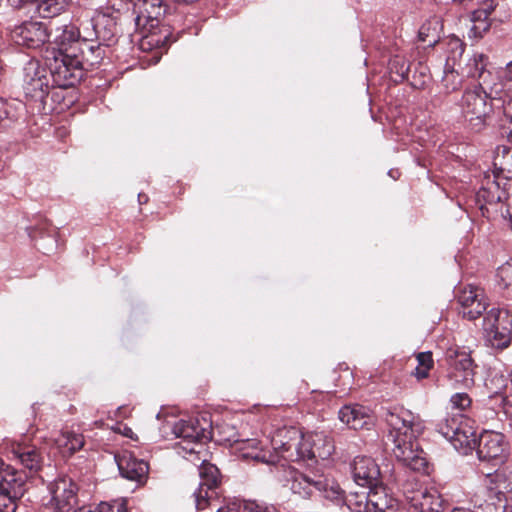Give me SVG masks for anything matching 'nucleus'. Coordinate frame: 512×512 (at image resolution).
Segmentation results:
<instances>
[{
    "instance_id": "393cba45",
    "label": "nucleus",
    "mask_w": 512,
    "mask_h": 512,
    "mask_svg": "<svg viewBox=\"0 0 512 512\" xmlns=\"http://www.w3.org/2000/svg\"><path fill=\"white\" fill-rule=\"evenodd\" d=\"M369 506L371 512H389L397 507V500L388 494L383 482L369 487Z\"/></svg>"
},
{
    "instance_id": "a18cd8bd",
    "label": "nucleus",
    "mask_w": 512,
    "mask_h": 512,
    "mask_svg": "<svg viewBox=\"0 0 512 512\" xmlns=\"http://www.w3.org/2000/svg\"><path fill=\"white\" fill-rule=\"evenodd\" d=\"M494 398L499 399V406L502 408L504 414L512 420V393L506 395L500 391H495Z\"/></svg>"
},
{
    "instance_id": "2f4dec72",
    "label": "nucleus",
    "mask_w": 512,
    "mask_h": 512,
    "mask_svg": "<svg viewBox=\"0 0 512 512\" xmlns=\"http://www.w3.org/2000/svg\"><path fill=\"white\" fill-rule=\"evenodd\" d=\"M388 68L390 71L391 79L395 83H400L409 79L410 65L407 59L401 55H395L390 58Z\"/></svg>"
},
{
    "instance_id": "6e6d98bb",
    "label": "nucleus",
    "mask_w": 512,
    "mask_h": 512,
    "mask_svg": "<svg viewBox=\"0 0 512 512\" xmlns=\"http://www.w3.org/2000/svg\"><path fill=\"white\" fill-rule=\"evenodd\" d=\"M75 512H95L91 507H81L78 510L75 509Z\"/></svg>"
},
{
    "instance_id": "a211bd4d",
    "label": "nucleus",
    "mask_w": 512,
    "mask_h": 512,
    "mask_svg": "<svg viewBox=\"0 0 512 512\" xmlns=\"http://www.w3.org/2000/svg\"><path fill=\"white\" fill-rule=\"evenodd\" d=\"M457 303L460 305L459 313L468 320L478 319L487 309L484 291L473 285L460 287L456 294Z\"/></svg>"
},
{
    "instance_id": "9d476101",
    "label": "nucleus",
    "mask_w": 512,
    "mask_h": 512,
    "mask_svg": "<svg viewBox=\"0 0 512 512\" xmlns=\"http://www.w3.org/2000/svg\"><path fill=\"white\" fill-rule=\"evenodd\" d=\"M26 476L0 459V512H15L25 493Z\"/></svg>"
},
{
    "instance_id": "c9c22d12",
    "label": "nucleus",
    "mask_w": 512,
    "mask_h": 512,
    "mask_svg": "<svg viewBox=\"0 0 512 512\" xmlns=\"http://www.w3.org/2000/svg\"><path fill=\"white\" fill-rule=\"evenodd\" d=\"M407 80L410 82V85L413 88L424 89L430 81L428 67L421 62L417 63L414 67L412 75H409V79Z\"/></svg>"
},
{
    "instance_id": "cd10ccee",
    "label": "nucleus",
    "mask_w": 512,
    "mask_h": 512,
    "mask_svg": "<svg viewBox=\"0 0 512 512\" xmlns=\"http://www.w3.org/2000/svg\"><path fill=\"white\" fill-rule=\"evenodd\" d=\"M54 444L63 455H71L83 446L84 441L82 435L65 431L54 439Z\"/></svg>"
},
{
    "instance_id": "f704fd0d",
    "label": "nucleus",
    "mask_w": 512,
    "mask_h": 512,
    "mask_svg": "<svg viewBox=\"0 0 512 512\" xmlns=\"http://www.w3.org/2000/svg\"><path fill=\"white\" fill-rule=\"evenodd\" d=\"M66 6V0H42L37 5V11L43 18H51L60 14Z\"/></svg>"
},
{
    "instance_id": "a19ab883",
    "label": "nucleus",
    "mask_w": 512,
    "mask_h": 512,
    "mask_svg": "<svg viewBox=\"0 0 512 512\" xmlns=\"http://www.w3.org/2000/svg\"><path fill=\"white\" fill-rule=\"evenodd\" d=\"M443 86L445 87L447 92H453L460 88L461 86V78L457 72L454 70L445 71V74L442 79Z\"/></svg>"
},
{
    "instance_id": "f03ea898",
    "label": "nucleus",
    "mask_w": 512,
    "mask_h": 512,
    "mask_svg": "<svg viewBox=\"0 0 512 512\" xmlns=\"http://www.w3.org/2000/svg\"><path fill=\"white\" fill-rule=\"evenodd\" d=\"M288 481L291 492L299 498H324L336 504L346 503L351 512H371L369 492H351L346 496L341 487L317 467L303 472L290 470Z\"/></svg>"
},
{
    "instance_id": "e433bc0d",
    "label": "nucleus",
    "mask_w": 512,
    "mask_h": 512,
    "mask_svg": "<svg viewBox=\"0 0 512 512\" xmlns=\"http://www.w3.org/2000/svg\"><path fill=\"white\" fill-rule=\"evenodd\" d=\"M467 420L468 419H466L462 414L446 416L438 422V431L445 437L446 430H444V428L457 431V429Z\"/></svg>"
},
{
    "instance_id": "1a4fd4ad",
    "label": "nucleus",
    "mask_w": 512,
    "mask_h": 512,
    "mask_svg": "<svg viewBox=\"0 0 512 512\" xmlns=\"http://www.w3.org/2000/svg\"><path fill=\"white\" fill-rule=\"evenodd\" d=\"M448 365L447 378L454 387L458 385L471 388L475 384L477 364L471 357V351L464 347L452 346L445 352Z\"/></svg>"
},
{
    "instance_id": "a878e982",
    "label": "nucleus",
    "mask_w": 512,
    "mask_h": 512,
    "mask_svg": "<svg viewBox=\"0 0 512 512\" xmlns=\"http://www.w3.org/2000/svg\"><path fill=\"white\" fill-rule=\"evenodd\" d=\"M79 32L72 25H62L55 29L53 43L58 46L57 50L66 53H75L78 49Z\"/></svg>"
},
{
    "instance_id": "13d9d810",
    "label": "nucleus",
    "mask_w": 512,
    "mask_h": 512,
    "mask_svg": "<svg viewBox=\"0 0 512 512\" xmlns=\"http://www.w3.org/2000/svg\"><path fill=\"white\" fill-rule=\"evenodd\" d=\"M254 458L257 459V460L265 461L264 457H260L258 454Z\"/></svg>"
},
{
    "instance_id": "c756f323",
    "label": "nucleus",
    "mask_w": 512,
    "mask_h": 512,
    "mask_svg": "<svg viewBox=\"0 0 512 512\" xmlns=\"http://www.w3.org/2000/svg\"><path fill=\"white\" fill-rule=\"evenodd\" d=\"M495 100L496 102H494V104L496 110L501 112L503 115L501 121L504 134L507 140L512 144V95L509 93L506 100L499 97H496Z\"/></svg>"
},
{
    "instance_id": "7c9ffc66",
    "label": "nucleus",
    "mask_w": 512,
    "mask_h": 512,
    "mask_svg": "<svg viewBox=\"0 0 512 512\" xmlns=\"http://www.w3.org/2000/svg\"><path fill=\"white\" fill-rule=\"evenodd\" d=\"M487 64L488 57L485 54H475L467 65L468 76L477 78L481 80V82H484V80L491 81L490 78L492 77V74L487 71Z\"/></svg>"
},
{
    "instance_id": "ddd939ff",
    "label": "nucleus",
    "mask_w": 512,
    "mask_h": 512,
    "mask_svg": "<svg viewBox=\"0 0 512 512\" xmlns=\"http://www.w3.org/2000/svg\"><path fill=\"white\" fill-rule=\"evenodd\" d=\"M51 32L46 23L35 20L23 21L10 28V38L18 46L38 49L49 41Z\"/></svg>"
},
{
    "instance_id": "6ab92c4d",
    "label": "nucleus",
    "mask_w": 512,
    "mask_h": 512,
    "mask_svg": "<svg viewBox=\"0 0 512 512\" xmlns=\"http://www.w3.org/2000/svg\"><path fill=\"white\" fill-rule=\"evenodd\" d=\"M477 455L480 461H499L507 455V443L502 433L484 431L477 439Z\"/></svg>"
},
{
    "instance_id": "423d86ee",
    "label": "nucleus",
    "mask_w": 512,
    "mask_h": 512,
    "mask_svg": "<svg viewBox=\"0 0 512 512\" xmlns=\"http://www.w3.org/2000/svg\"><path fill=\"white\" fill-rule=\"evenodd\" d=\"M46 64L53 84L60 88L74 86L82 77V59L76 53L47 50Z\"/></svg>"
},
{
    "instance_id": "de8ad7c7",
    "label": "nucleus",
    "mask_w": 512,
    "mask_h": 512,
    "mask_svg": "<svg viewBox=\"0 0 512 512\" xmlns=\"http://www.w3.org/2000/svg\"><path fill=\"white\" fill-rule=\"evenodd\" d=\"M497 4L498 3L496 0H484L478 9H480L485 14H487V16L490 17L491 13L495 10Z\"/></svg>"
},
{
    "instance_id": "39448f33",
    "label": "nucleus",
    "mask_w": 512,
    "mask_h": 512,
    "mask_svg": "<svg viewBox=\"0 0 512 512\" xmlns=\"http://www.w3.org/2000/svg\"><path fill=\"white\" fill-rule=\"evenodd\" d=\"M505 84L484 80L473 88L466 89L461 100L462 113L469 121L483 122L492 110H496L495 98L505 99L509 96Z\"/></svg>"
},
{
    "instance_id": "0eeeda50",
    "label": "nucleus",
    "mask_w": 512,
    "mask_h": 512,
    "mask_svg": "<svg viewBox=\"0 0 512 512\" xmlns=\"http://www.w3.org/2000/svg\"><path fill=\"white\" fill-rule=\"evenodd\" d=\"M173 433L181 438L182 448L190 454H199L196 447L212 439V422L208 414L180 419L173 427Z\"/></svg>"
},
{
    "instance_id": "c85d7f7f",
    "label": "nucleus",
    "mask_w": 512,
    "mask_h": 512,
    "mask_svg": "<svg viewBox=\"0 0 512 512\" xmlns=\"http://www.w3.org/2000/svg\"><path fill=\"white\" fill-rule=\"evenodd\" d=\"M12 453L26 468L30 470H37L39 468L41 459L34 447L18 444L13 447Z\"/></svg>"
},
{
    "instance_id": "4468645a",
    "label": "nucleus",
    "mask_w": 512,
    "mask_h": 512,
    "mask_svg": "<svg viewBox=\"0 0 512 512\" xmlns=\"http://www.w3.org/2000/svg\"><path fill=\"white\" fill-rule=\"evenodd\" d=\"M200 483L194 492L195 506L197 510H204L211 505V500L217 496L216 489L221 484V474L217 466L202 461L199 467Z\"/></svg>"
},
{
    "instance_id": "dca6fc26",
    "label": "nucleus",
    "mask_w": 512,
    "mask_h": 512,
    "mask_svg": "<svg viewBox=\"0 0 512 512\" xmlns=\"http://www.w3.org/2000/svg\"><path fill=\"white\" fill-rule=\"evenodd\" d=\"M50 86V75L38 60H29L23 68V89L27 96L43 100Z\"/></svg>"
},
{
    "instance_id": "f257e3e1",
    "label": "nucleus",
    "mask_w": 512,
    "mask_h": 512,
    "mask_svg": "<svg viewBox=\"0 0 512 512\" xmlns=\"http://www.w3.org/2000/svg\"><path fill=\"white\" fill-rule=\"evenodd\" d=\"M384 420L389 426L388 440L392 441V451L403 465L412 471L428 474L429 462L417 441L424 429L419 416L403 407L387 409Z\"/></svg>"
},
{
    "instance_id": "603ef678",
    "label": "nucleus",
    "mask_w": 512,
    "mask_h": 512,
    "mask_svg": "<svg viewBox=\"0 0 512 512\" xmlns=\"http://www.w3.org/2000/svg\"><path fill=\"white\" fill-rule=\"evenodd\" d=\"M9 117L8 105L0 98V123Z\"/></svg>"
},
{
    "instance_id": "09e8293b",
    "label": "nucleus",
    "mask_w": 512,
    "mask_h": 512,
    "mask_svg": "<svg viewBox=\"0 0 512 512\" xmlns=\"http://www.w3.org/2000/svg\"><path fill=\"white\" fill-rule=\"evenodd\" d=\"M429 28H427L425 25H423L419 30V40L422 42H427V46H434L438 42V37L434 36L431 40L427 41L428 34L426 31H428Z\"/></svg>"
},
{
    "instance_id": "4be33fe9",
    "label": "nucleus",
    "mask_w": 512,
    "mask_h": 512,
    "mask_svg": "<svg viewBox=\"0 0 512 512\" xmlns=\"http://www.w3.org/2000/svg\"><path fill=\"white\" fill-rule=\"evenodd\" d=\"M119 17V10H98V49L101 45L110 47L117 42Z\"/></svg>"
},
{
    "instance_id": "49530a36",
    "label": "nucleus",
    "mask_w": 512,
    "mask_h": 512,
    "mask_svg": "<svg viewBox=\"0 0 512 512\" xmlns=\"http://www.w3.org/2000/svg\"><path fill=\"white\" fill-rule=\"evenodd\" d=\"M504 200L505 202L502 203L498 209V215H500L504 220H507L512 228V195L507 193Z\"/></svg>"
},
{
    "instance_id": "3c124183",
    "label": "nucleus",
    "mask_w": 512,
    "mask_h": 512,
    "mask_svg": "<svg viewBox=\"0 0 512 512\" xmlns=\"http://www.w3.org/2000/svg\"><path fill=\"white\" fill-rule=\"evenodd\" d=\"M502 76L506 82L512 83V60L509 63H507L506 67L502 72ZM507 90L512 95V91L510 89Z\"/></svg>"
},
{
    "instance_id": "2eb2a0df",
    "label": "nucleus",
    "mask_w": 512,
    "mask_h": 512,
    "mask_svg": "<svg viewBox=\"0 0 512 512\" xmlns=\"http://www.w3.org/2000/svg\"><path fill=\"white\" fill-rule=\"evenodd\" d=\"M105 458L117 466L123 478L134 481L138 485L146 483L149 475V464L145 460L136 458L130 452H124L121 455L114 453L102 454L101 459Z\"/></svg>"
},
{
    "instance_id": "ea45409f",
    "label": "nucleus",
    "mask_w": 512,
    "mask_h": 512,
    "mask_svg": "<svg viewBox=\"0 0 512 512\" xmlns=\"http://www.w3.org/2000/svg\"><path fill=\"white\" fill-rule=\"evenodd\" d=\"M127 503L125 499H117L111 502L101 501L98 503V512H126Z\"/></svg>"
},
{
    "instance_id": "bb28decb",
    "label": "nucleus",
    "mask_w": 512,
    "mask_h": 512,
    "mask_svg": "<svg viewBox=\"0 0 512 512\" xmlns=\"http://www.w3.org/2000/svg\"><path fill=\"white\" fill-rule=\"evenodd\" d=\"M494 171L499 178L502 180L512 179V148L500 145L495 150L494 160Z\"/></svg>"
},
{
    "instance_id": "72a5a7b5",
    "label": "nucleus",
    "mask_w": 512,
    "mask_h": 512,
    "mask_svg": "<svg viewBox=\"0 0 512 512\" xmlns=\"http://www.w3.org/2000/svg\"><path fill=\"white\" fill-rule=\"evenodd\" d=\"M484 331L489 345L496 351L501 352L508 348L512 343V332L493 329Z\"/></svg>"
},
{
    "instance_id": "79ce46f5",
    "label": "nucleus",
    "mask_w": 512,
    "mask_h": 512,
    "mask_svg": "<svg viewBox=\"0 0 512 512\" xmlns=\"http://www.w3.org/2000/svg\"><path fill=\"white\" fill-rule=\"evenodd\" d=\"M258 502L255 500H233L229 502L226 506L220 507L217 509V512H245L246 506L248 504H257Z\"/></svg>"
},
{
    "instance_id": "9b49d317",
    "label": "nucleus",
    "mask_w": 512,
    "mask_h": 512,
    "mask_svg": "<svg viewBox=\"0 0 512 512\" xmlns=\"http://www.w3.org/2000/svg\"><path fill=\"white\" fill-rule=\"evenodd\" d=\"M484 486L489 494L488 507H493L494 503L500 511L508 499H512V467L505 465L486 474Z\"/></svg>"
},
{
    "instance_id": "c03bdc74",
    "label": "nucleus",
    "mask_w": 512,
    "mask_h": 512,
    "mask_svg": "<svg viewBox=\"0 0 512 512\" xmlns=\"http://www.w3.org/2000/svg\"><path fill=\"white\" fill-rule=\"evenodd\" d=\"M450 403L454 409L464 411L471 406L472 400L467 393H455L451 396Z\"/></svg>"
},
{
    "instance_id": "aec40b11",
    "label": "nucleus",
    "mask_w": 512,
    "mask_h": 512,
    "mask_svg": "<svg viewBox=\"0 0 512 512\" xmlns=\"http://www.w3.org/2000/svg\"><path fill=\"white\" fill-rule=\"evenodd\" d=\"M352 474L354 481L362 487H375L383 482L380 467L371 457H355L352 464Z\"/></svg>"
},
{
    "instance_id": "864d4df0",
    "label": "nucleus",
    "mask_w": 512,
    "mask_h": 512,
    "mask_svg": "<svg viewBox=\"0 0 512 512\" xmlns=\"http://www.w3.org/2000/svg\"><path fill=\"white\" fill-rule=\"evenodd\" d=\"M148 199H149V198H148V196H147L146 194H144V193H140V194H138V201H139V203H140V204H145V203H147V202H148Z\"/></svg>"
},
{
    "instance_id": "5701e85b",
    "label": "nucleus",
    "mask_w": 512,
    "mask_h": 512,
    "mask_svg": "<svg viewBox=\"0 0 512 512\" xmlns=\"http://www.w3.org/2000/svg\"><path fill=\"white\" fill-rule=\"evenodd\" d=\"M444 430H446L445 438L461 453L468 454L476 447L478 438L473 427L469 424V419L457 431L448 428H444Z\"/></svg>"
},
{
    "instance_id": "4c0bfd02",
    "label": "nucleus",
    "mask_w": 512,
    "mask_h": 512,
    "mask_svg": "<svg viewBox=\"0 0 512 512\" xmlns=\"http://www.w3.org/2000/svg\"><path fill=\"white\" fill-rule=\"evenodd\" d=\"M497 284L503 289L512 288V264L506 262L497 269Z\"/></svg>"
},
{
    "instance_id": "473e14b6",
    "label": "nucleus",
    "mask_w": 512,
    "mask_h": 512,
    "mask_svg": "<svg viewBox=\"0 0 512 512\" xmlns=\"http://www.w3.org/2000/svg\"><path fill=\"white\" fill-rule=\"evenodd\" d=\"M417 360L416 368L411 372L418 380H423L429 377L430 371L434 367L433 354L430 351L419 352L415 354Z\"/></svg>"
},
{
    "instance_id": "412c9836",
    "label": "nucleus",
    "mask_w": 512,
    "mask_h": 512,
    "mask_svg": "<svg viewBox=\"0 0 512 512\" xmlns=\"http://www.w3.org/2000/svg\"><path fill=\"white\" fill-rule=\"evenodd\" d=\"M338 417L341 422L354 430L369 429L373 425L370 409L359 404L343 406L338 412Z\"/></svg>"
},
{
    "instance_id": "6e6552de",
    "label": "nucleus",
    "mask_w": 512,
    "mask_h": 512,
    "mask_svg": "<svg viewBox=\"0 0 512 512\" xmlns=\"http://www.w3.org/2000/svg\"><path fill=\"white\" fill-rule=\"evenodd\" d=\"M495 173H485L475 195V204L481 215L487 219L498 216V209L507 195V183Z\"/></svg>"
},
{
    "instance_id": "f3484780",
    "label": "nucleus",
    "mask_w": 512,
    "mask_h": 512,
    "mask_svg": "<svg viewBox=\"0 0 512 512\" xmlns=\"http://www.w3.org/2000/svg\"><path fill=\"white\" fill-rule=\"evenodd\" d=\"M51 499L47 504L54 512H75L77 485L67 477L56 479L49 485Z\"/></svg>"
},
{
    "instance_id": "b1692460",
    "label": "nucleus",
    "mask_w": 512,
    "mask_h": 512,
    "mask_svg": "<svg viewBox=\"0 0 512 512\" xmlns=\"http://www.w3.org/2000/svg\"><path fill=\"white\" fill-rule=\"evenodd\" d=\"M483 329L512 332V311L506 307L491 308L484 316Z\"/></svg>"
},
{
    "instance_id": "20e7f679",
    "label": "nucleus",
    "mask_w": 512,
    "mask_h": 512,
    "mask_svg": "<svg viewBox=\"0 0 512 512\" xmlns=\"http://www.w3.org/2000/svg\"><path fill=\"white\" fill-rule=\"evenodd\" d=\"M166 5L163 0H137L134 4L135 30L139 32L140 49L153 51L167 49L171 33L167 28H160L161 18L165 15Z\"/></svg>"
},
{
    "instance_id": "7ed1b4c3",
    "label": "nucleus",
    "mask_w": 512,
    "mask_h": 512,
    "mask_svg": "<svg viewBox=\"0 0 512 512\" xmlns=\"http://www.w3.org/2000/svg\"><path fill=\"white\" fill-rule=\"evenodd\" d=\"M274 450L285 460L291 462H307L306 466L300 472L306 469L322 467L318 465V460L328 459L334 451V444L331 438L323 433H314L304 436L298 429L291 427L289 429L278 430L272 438ZM290 470H287V482ZM299 471V469H297ZM324 473V471H322Z\"/></svg>"
},
{
    "instance_id": "4d7b16f0",
    "label": "nucleus",
    "mask_w": 512,
    "mask_h": 512,
    "mask_svg": "<svg viewBox=\"0 0 512 512\" xmlns=\"http://www.w3.org/2000/svg\"><path fill=\"white\" fill-rule=\"evenodd\" d=\"M474 503H475V505H478V507H479L480 509L484 510V509L482 508V507H483L482 503H478V500H475V501H474Z\"/></svg>"
},
{
    "instance_id": "37998d69",
    "label": "nucleus",
    "mask_w": 512,
    "mask_h": 512,
    "mask_svg": "<svg viewBox=\"0 0 512 512\" xmlns=\"http://www.w3.org/2000/svg\"><path fill=\"white\" fill-rule=\"evenodd\" d=\"M473 29L479 31H487L490 28L489 16L480 9H476L472 13Z\"/></svg>"
},
{
    "instance_id": "8fccbe9b",
    "label": "nucleus",
    "mask_w": 512,
    "mask_h": 512,
    "mask_svg": "<svg viewBox=\"0 0 512 512\" xmlns=\"http://www.w3.org/2000/svg\"><path fill=\"white\" fill-rule=\"evenodd\" d=\"M245 512H275V511L272 508L258 502L257 504H248V506H246Z\"/></svg>"
},
{
    "instance_id": "5fc2aeb1",
    "label": "nucleus",
    "mask_w": 512,
    "mask_h": 512,
    "mask_svg": "<svg viewBox=\"0 0 512 512\" xmlns=\"http://www.w3.org/2000/svg\"><path fill=\"white\" fill-rule=\"evenodd\" d=\"M122 434L126 437L132 438L133 431L130 427L124 426Z\"/></svg>"
},
{
    "instance_id": "58836bf2",
    "label": "nucleus",
    "mask_w": 512,
    "mask_h": 512,
    "mask_svg": "<svg viewBox=\"0 0 512 512\" xmlns=\"http://www.w3.org/2000/svg\"><path fill=\"white\" fill-rule=\"evenodd\" d=\"M486 387L490 391V399L498 402L499 399L494 398V392L500 391L504 394L503 390L507 387V379L502 374H495L488 380Z\"/></svg>"
},
{
    "instance_id": "f8f14e48",
    "label": "nucleus",
    "mask_w": 512,
    "mask_h": 512,
    "mask_svg": "<svg viewBox=\"0 0 512 512\" xmlns=\"http://www.w3.org/2000/svg\"><path fill=\"white\" fill-rule=\"evenodd\" d=\"M403 494L410 509L414 512H442L443 500L434 488H427L407 481L403 484Z\"/></svg>"
}]
</instances>
